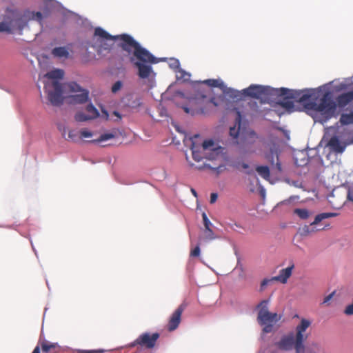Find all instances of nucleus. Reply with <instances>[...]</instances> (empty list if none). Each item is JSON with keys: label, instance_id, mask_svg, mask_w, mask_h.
Masks as SVG:
<instances>
[{"label": "nucleus", "instance_id": "nucleus-1", "mask_svg": "<svg viewBox=\"0 0 353 353\" xmlns=\"http://www.w3.org/2000/svg\"><path fill=\"white\" fill-rule=\"evenodd\" d=\"M200 136L196 134L191 139L192 158L194 161L199 163L203 159L213 162V165L203 163L202 165L196 166L197 169L204 168L213 170L217 175L226 170L225 162L228 161L225 148L218 146L212 140H206L200 145L194 139H199Z\"/></svg>", "mask_w": 353, "mask_h": 353}, {"label": "nucleus", "instance_id": "nucleus-2", "mask_svg": "<svg viewBox=\"0 0 353 353\" xmlns=\"http://www.w3.org/2000/svg\"><path fill=\"white\" fill-rule=\"evenodd\" d=\"M123 43L119 46L129 54H132L130 61L138 69V75L141 79H147L152 72V64L158 63V59L148 50L143 48L130 35H123Z\"/></svg>", "mask_w": 353, "mask_h": 353}, {"label": "nucleus", "instance_id": "nucleus-3", "mask_svg": "<svg viewBox=\"0 0 353 353\" xmlns=\"http://www.w3.org/2000/svg\"><path fill=\"white\" fill-rule=\"evenodd\" d=\"M311 321L301 319L296 326L294 332H290L281 336L274 345L280 350L290 351L294 350L296 353H305V342L309 336L307 329L311 325Z\"/></svg>", "mask_w": 353, "mask_h": 353}, {"label": "nucleus", "instance_id": "nucleus-4", "mask_svg": "<svg viewBox=\"0 0 353 353\" xmlns=\"http://www.w3.org/2000/svg\"><path fill=\"white\" fill-rule=\"evenodd\" d=\"M64 76V72L61 69H55L47 72L46 77L50 79L45 83L44 89L50 103L54 106H59L63 103V87L58 81Z\"/></svg>", "mask_w": 353, "mask_h": 353}, {"label": "nucleus", "instance_id": "nucleus-5", "mask_svg": "<svg viewBox=\"0 0 353 353\" xmlns=\"http://www.w3.org/2000/svg\"><path fill=\"white\" fill-rule=\"evenodd\" d=\"M268 300H263L257 305L259 310L257 320L261 325H263V331L270 333L272 330L274 323L280 320V316L276 313L268 311Z\"/></svg>", "mask_w": 353, "mask_h": 353}, {"label": "nucleus", "instance_id": "nucleus-6", "mask_svg": "<svg viewBox=\"0 0 353 353\" xmlns=\"http://www.w3.org/2000/svg\"><path fill=\"white\" fill-rule=\"evenodd\" d=\"M276 89L260 85H251L242 90L243 95L261 99L262 102L271 101L272 97L276 96Z\"/></svg>", "mask_w": 353, "mask_h": 353}, {"label": "nucleus", "instance_id": "nucleus-7", "mask_svg": "<svg viewBox=\"0 0 353 353\" xmlns=\"http://www.w3.org/2000/svg\"><path fill=\"white\" fill-rule=\"evenodd\" d=\"M307 105L310 109L323 112L328 117H331L336 108V104L332 100L331 94L329 92H327L323 94L319 103L310 102Z\"/></svg>", "mask_w": 353, "mask_h": 353}, {"label": "nucleus", "instance_id": "nucleus-8", "mask_svg": "<svg viewBox=\"0 0 353 353\" xmlns=\"http://www.w3.org/2000/svg\"><path fill=\"white\" fill-rule=\"evenodd\" d=\"M160 337L158 332L150 333L144 332L140 334L136 340H134L130 345L132 347L139 345L141 347L147 349H152L155 347L157 341Z\"/></svg>", "mask_w": 353, "mask_h": 353}, {"label": "nucleus", "instance_id": "nucleus-9", "mask_svg": "<svg viewBox=\"0 0 353 353\" xmlns=\"http://www.w3.org/2000/svg\"><path fill=\"white\" fill-rule=\"evenodd\" d=\"M8 19H10L12 31L19 30L20 34L23 29L27 26V14L23 15L17 10L8 9Z\"/></svg>", "mask_w": 353, "mask_h": 353}, {"label": "nucleus", "instance_id": "nucleus-10", "mask_svg": "<svg viewBox=\"0 0 353 353\" xmlns=\"http://www.w3.org/2000/svg\"><path fill=\"white\" fill-rule=\"evenodd\" d=\"M338 214L335 212H323L317 214L315 216L314 221L311 223L310 225H305L300 229L301 235L307 236L310 233L316 232L317 230L315 229L314 225H317L324 219L334 217L336 216Z\"/></svg>", "mask_w": 353, "mask_h": 353}, {"label": "nucleus", "instance_id": "nucleus-11", "mask_svg": "<svg viewBox=\"0 0 353 353\" xmlns=\"http://www.w3.org/2000/svg\"><path fill=\"white\" fill-rule=\"evenodd\" d=\"M206 97L202 95L201 98H192L189 99L188 104L183 105L182 108L184 112L192 115L204 113V109L201 105V101H203Z\"/></svg>", "mask_w": 353, "mask_h": 353}, {"label": "nucleus", "instance_id": "nucleus-12", "mask_svg": "<svg viewBox=\"0 0 353 353\" xmlns=\"http://www.w3.org/2000/svg\"><path fill=\"white\" fill-rule=\"evenodd\" d=\"M68 87L72 92H80L79 94H76L72 96V101L74 103H84L88 99L89 92L86 90H81V87L75 82H71L68 85Z\"/></svg>", "mask_w": 353, "mask_h": 353}, {"label": "nucleus", "instance_id": "nucleus-13", "mask_svg": "<svg viewBox=\"0 0 353 353\" xmlns=\"http://www.w3.org/2000/svg\"><path fill=\"white\" fill-rule=\"evenodd\" d=\"M185 303L181 304L170 316L167 325L168 330L170 332H172L178 327L181 323L182 313L185 310Z\"/></svg>", "mask_w": 353, "mask_h": 353}, {"label": "nucleus", "instance_id": "nucleus-14", "mask_svg": "<svg viewBox=\"0 0 353 353\" xmlns=\"http://www.w3.org/2000/svg\"><path fill=\"white\" fill-rule=\"evenodd\" d=\"M265 157L270 163L273 170H276L278 172H281L282 168L279 161L278 150L275 146L270 148V151L265 153Z\"/></svg>", "mask_w": 353, "mask_h": 353}, {"label": "nucleus", "instance_id": "nucleus-15", "mask_svg": "<svg viewBox=\"0 0 353 353\" xmlns=\"http://www.w3.org/2000/svg\"><path fill=\"white\" fill-rule=\"evenodd\" d=\"M301 94V91L292 90L285 88L276 89V96L283 97L285 99H294L296 101H299Z\"/></svg>", "mask_w": 353, "mask_h": 353}, {"label": "nucleus", "instance_id": "nucleus-16", "mask_svg": "<svg viewBox=\"0 0 353 353\" xmlns=\"http://www.w3.org/2000/svg\"><path fill=\"white\" fill-rule=\"evenodd\" d=\"M94 35L98 36L101 39H105V40H113V41H119V43H123V35H128V34H121L119 35H110L108 32H107L105 30H104L101 28H96L94 30Z\"/></svg>", "mask_w": 353, "mask_h": 353}, {"label": "nucleus", "instance_id": "nucleus-17", "mask_svg": "<svg viewBox=\"0 0 353 353\" xmlns=\"http://www.w3.org/2000/svg\"><path fill=\"white\" fill-rule=\"evenodd\" d=\"M294 265L280 270L279 275L272 277V280L279 281L281 283H286L288 279L291 276Z\"/></svg>", "mask_w": 353, "mask_h": 353}, {"label": "nucleus", "instance_id": "nucleus-18", "mask_svg": "<svg viewBox=\"0 0 353 353\" xmlns=\"http://www.w3.org/2000/svg\"><path fill=\"white\" fill-rule=\"evenodd\" d=\"M353 101V91L339 94L336 98V102L339 108H344Z\"/></svg>", "mask_w": 353, "mask_h": 353}, {"label": "nucleus", "instance_id": "nucleus-19", "mask_svg": "<svg viewBox=\"0 0 353 353\" xmlns=\"http://www.w3.org/2000/svg\"><path fill=\"white\" fill-rule=\"evenodd\" d=\"M236 124L234 126L230 128V135L234 139L237 138L239 134L242 120V116L240 111L236 110Z\"/></svg>", "mask_w": 353, "mask_h": 353}, {"label": "nucleus", "instance_id": "nucleus-20", "mask_svg": "<svg viewBox=\"0 0 353 353\" xmlns=\"http://www.w3.org/2000/svg\"><path fill=\"white\" fill-rule=\"evenodd\" d=\"M328 146L332 150L336 153H341L344 151L345 146L343 145L337 137H332L329 142Z\"/></svg>", "mask_w": 353, "mask_h": 353}, {"label": "nucleus", "instance_id": "nucleus-21", "mask_svg": "<svg viewBox=\"0 0 353 353\" xmlns=\"http://www.w3.org/2000/svg\"><path fill=\"white\" fill-rule=\"evenodd\" d=\"M42 351L45 353H56L59 345L56 343H50L46 340H39Z\"/></svg>", "mask_w": 353, "mask_h": 353}, {"label": "nucleus", "instance_id": "nucleus-22", "mask_svg": "<svg viewBox=\"0 0 353 353\" xmlns=\"http://www.w3.org/2000/svg\"><path fill=\"white\" fill-rule=\"evenodd\" d=\"M52 54L54 57L58 58H68L69 57V52L65 47H57L52 49Z\"/></svg>", "mask_w": 353, "mask_h": 353}, {"label": "nucleus", "instance_id": "nucleus-23", "mask_svg": "<svg viewBox=\"0 0 353 353\" xmlns=\"http://www.w3.org/2000/svg\"><path fill=\"white\" fill-rule=\"evenodd\" d=\"M26 14L28 20L36 21L43 26V20L46 16H44L41 12H28Z\"/></svg>", "mask_w": 353, "mask_h": 353}, {"label": "nucleus", "instance_id": "nucleus-24", "mask_svg": "<svg viewBox=\"0 0 353 353\" xmlns=\"http://www.w3.org/2000/svg\"><path fill=\"white\" fill-rule=\"evenodd\" d=\"M12 32V29L10 23V19H8V12L6 11V14L4 17L3 21L0 23V32Z\"/></svg>", "mask_w": 353, "mask_h": 353}, {"label": "nucleus", "instance_id": "nucleus-25", "mask_svg": "<svg viewBox=\"0 0 353 353\" xmlns=\"http://www.w3.org/2000/svg\"><path fill=\"white\" fill-rule=\"evenodd\" d=\"M256 171L265 180H269L270 178V169L267 165H259L256 168Z\"/></svg>", "mask_w": 353, "mask_h": 353}, {"label": "nucleus", "instance_id": "nucleus-26", "mask_svg": "<svg viewBox=\"0 0 353 353\" xmlns=\"http://www.w3.org/2000/svg\"><path fill=\"white\" fill-rule=\"evenodd\" d=\"M339 121L343 125L353 124V111L342 114Z\"/></svg>", "mask_w": 353, "mask_h": 353}, {"label": "nucleus", "instance_id": "nucleus-27", "mask_svg": "<svg viewBox=\"0 0 353 353\" xmlns=\"http://www.w3.org/2000/svg\"><path fill=\"white\" fill-rule=\"evenodd\" d=\"M211 88H219L220 89L224 88V83L219 79H207L202 82Z\"/></svg>", "mask_w": 353, "mask_h": 353}, {"label": "nucleus", "instance_id": "nucleus-28", "mask_svg": "<svg viewBox=\"0 0 353 353\" xmlns=\"http://www.w3.org/2000/svg\"><path fill=\"white\" fill-rule=\"evenodd\" d=\"M222 90L224 94L230 96V97H232L233 99H238L239 97H240L239 92H238L234 89H232L230 88H227L225 85H224V88H223Z\"/></svg>", "mask_w": 353, "mask_h": 353}, {"label": "nucleus", "instance_id": "nucleus-29", "mask_svg": "<svg viewBox=\"0 0 353 353\" xmlns=\"http://www.w3.org/2000/svg\"><path fill=\"white\" fill-rule=\"evenodd\" d=\"M115 137V134L114 133H105L101 134L97 139H94L92 141H90L89 142L91 143H100L102 141H105L111 139H113Z\"/></svg>", "mask_w": 353, "mask_h": 353}, {"label": "nucleus", "instance_id": "nucleus-30", "mask_svg": "<svg viewBox=\"0 0 353 353\" xmlns=\"http://www.w3.org/2000/svg\"><path fill=\"white\" fill-rule=\"evenodd\" d=\"M86 111L92 119L98 117L99 115L97 109L92 104H88L87 105Z\"/></svg>", "mask_w": 353, "mask_h": 353}, {"label": "nucleus", "instance_id": "nucleus-31", "mask_svg": "<svg viewBox=\"0 0 353 353\" xmlns=\"http://www.w3.org/2000/svg\"><path fill=\"white\" fill-rule=\"evenodd\" d=\"M294 213L298 215L302 219H306L310 216V212L306 209L296 208L294 210Z\"/></svg>", "mask_w": 353, "mask_h": 353}, {"label": "nucleus", "instance_id": "nucleus-32", "mask_svg": "<svg viewBox=\"0 0 353 353\" xmlns=\"http://www.w3.org/2000/svg\"><path fill=\"white\" fill-rule=\"evenodd\" d=\"M75 119L77 121L82 122V121H88V120H90V119H92L90 117V116L89 114L86 115V114H85L83 112H77L75 114Z\"/></svg>", "mask_w": 353, "mask_h": 353}, {"label": "nucleus", "instance_id": "nucleus-33", "mask_svg": "<svg viewBox=\"0 0 353 353\" xmlns=\"http://www.w3.org/2000/svg\"><path fill=\"white\" fill-rule=\"evenodd\" d=\"M312 97V94L308 91H301V97H299L300 103H305Z\"/></svg>", "mask_w": 353, "mask_h": 353}, {"label": "nucleus", "instance_id": "nucleus-34", "mask_svg": "<svg viewBox=\"0 0 353 353\" xmlns=\"http://www.w3.org/2000/svg\"><path fill=\"white\" fill-rule=\"evenodd\" d=\"M223 96L221 95L219 96V97L216 98V97H212L210 100H209V103H212L214 106L215 107H217L220 104V102L221 101H223Z\"/></svg>", "mask_w": 353, "mask_h": 353}, {"label": "nucleus", "instance_id": "nucleus-35", "mask_svg": "<svg viewBox=\"0 0 353 353\" xmlns=\"http://www.w3.org/2000/svg\"><path fill=\"white\" fill-rule=\"evenodd\" d=\"M205 238L208 240H213L216 238V236L214 235V232L210 228L205 230Z\"/></svg>", "mask_w": 353, "mask_h": 353}, {"label": "nucleus", "instance_id": "nucleus-36", "mask_svg": "<svg viewBox=\"0 0 353 353\" xmlns=\"http://www.w3.org/2000/svg\"><path fill=\"white\" fill-rule=\"evenodd\" d=\"M122 85H123V83L121 81H116L112 87V92L113 93L117 92L119 90H121V88H122Z\"/></svg>", "mask_w": 353, "mask_h": 353}, {"label": "nucleus", "instance_id": "nucleus-37", "mask_svg": "<svg viewBox=\"0 0 353 353\" xmlns=\"http://www.w3.org/2000/svg\"><path fill=\"white\" fill-rule=\"evenodd\" d=\"M201 250L199 245H196L194 249L191 250L190 255L191 257H198L200 256Z\"/></svg>", "mask_w": 353, "mask_h": 353}, {"label": "nucleus", "instance_id": "nucleus-38", "mask_svg": "<svg viewBox=\"0 0 353 353\" xmlns=\"http://www.w3.org/2000/svg\"><path fill=\"white\" fill-rule=\"evenodd\" d=\"M93 135L92 132L87 130L86 129H82L80 131L81 138H90Z\"/></svg>", "mask_w": 353, "mask_h": 353}, {"label": "nucleus", "instance_id": "nucleus-39", "mask_svg": "<svg viewBox=\"0 0 353 353\" xmlns=\"http://www.w3.org/2000/svg\"><path fill=\"white\" fill-rule=\"evenodd\" d=\"M275 281L274 280H272L271 279H265L261 283L260 290L261 291H263L266 286L271 283L272 282Z\"/></svg>", "mask_w": 353, "mask_h": 353}, {"label": "nucleus", "instance_id": "nucleus-40", "mask_svg": "<svg viewBox=\"0 0 353 353\" xmlns=\"http://www.w3.org/2000/svg\"><path fill=\"white\" fill-rule=\"evenodd\" d=\"M68 138L73 141H77L80 137L76 131L70 130L68 133Z\"/></svg>", "mask_w": 353, "mask_h": 353}, {"label": "nucleus", "instance_id": "nucleus-41", "mask_svg": "<svg viewBox=\"0 0 353 353\" xmlns=\"http://www.w3.org/2000/svg\"><path fill=\"white\" fill-rule=\"evenodd\" d=\"M202 218H203V224L205 226V230L210 228V226L211 225V222L208 219V218L205 212L203 213Z\"/></svg>", "mask_w": 353, "mask_h": 353}, {"label": "nucleus", "instance_id": "nucleus-42", "mask_svg": "<svg viewBox=\"0 0 353 353\" xmlns=\"http://www.w3.org/2000/svg\"><path fill=\"white\" fill-rule=\"evenodd\" d=\"M335 294V291L332 292V293H330L329 295L326 296L324 299H323V301L322 303V304H328L329 302L332 299L334 295Z\"/></svg>", "mask_w": 353, "mask_h": 353}, {"label": "nucleus", "instance_id": "nucleus-43", "mask_svg": "<svg viewBox=\"0 0 353 353\" xmlns=\"http://www.w3.org/2000/svg\"><path fill=\"white\" fill-rule=\"evenodd\" d=\"M280 104L281 105V106L286 108H291L294 106L293 102L290 101H282L280 103Z\"/></svg>", "mask_w": 353, "mask_h": 353}, {"label": "nucleus", "instance_id": "nucleus-44", "mask_svg": "<svg viewBox=\"0 0 353 353\" xmlns=\"http://www.w3.org/2000/svg\"><path fill=\"white\" fill-rule=\"evenodd\" d=\"M103 350H79V353H101Z\"/></svg>", "mask_w": 353, "mask_h": 353}, {"label": "nucleus", "instance_id": "nucleus-45", "mask_svg": "<svg viewBox=\"0 0 353 353\" xmlns=\"http://www.w3.org/2000/svg\"><path fill=\"white\" fill-rule=\"evenodd\" d=\"M347 198L349 201L353 202V187L349 188Z\"/></svg>", "mask_w": 353, "mask_h": 353}, {"label": "nucleus", "instance_id": "nucleus-46", "mask_svg": "<svg viewBox=\"0 0 353 353\" xmlns=\"http://www.w3.org/2000/svg\"><path fill=\"white\" fill-rule=\"evenodd\" d=\"M218 194L216 193H212L210 194V203H214L216 201Z\"/></svg>", "mask_w": 353, "mask_h": 353}, {"label": "nucleus", "instance_id": "nucleus-47", "mask_svg": "<svg viewBox=\"0 0 353 353\" xmlns=\"http://www.w3.org/2000/svg\"><path fill=\"white\" fill-rule=\"evenodd\" d=\"M32 353H40V347L39 345L36 346Z\"/></svg>", "mask_w": 353, "mask_h": 353}, {"label": "nucleus", "instance_id": "nucleus-48", "mask_svg": "<svg viewBox=\"0 0 353 353\" xmlns=\"http://www.w3.org/2000/svg\"><path fill=\"white\" fill-rule=\"evenodd\" d=\"M241 166H242V168H243V169H247V168H248V167H249L248 164H247V163H242V165H241Z\"/></svg>", "mask_w": 353, "mask_h": 353}, {"label": "nucleus", "instance_id": "nucleus-49", "mask_svg": "<svg viewBox=\"0 0 353 353\" xmlns=\"http://www.w3.org/2000/svg\"><path fill=\"white\" fill-rule=\"evenodd\" d=\"M191 192L192 193V194L194 196H197V194H196V192L194 189H191Z\"/></svg>", "mask_w": 353, "mask_h": 353}, {"label": "nucleus", "instance_id": "nucleus-50", "mask_svg": "<svg viewBox=\"0 0 353 353\" xmlns=\"http://www.w3.org/2000/svg\"><path fill=\"white\" fill-rule=\"evenodd\" d=\"M250 135L253 137H256V133L254 131L250 132Z\"/></svg>", "mask_w": 353, "mask_h": 353}, {"label": "nucleus", "instance_id": "nucleus-51", "mask_svg": "<svg viewBox=\"0 0 353 353\" xmlns=\"http://www.w3.org/2000/svg\"><path fill=\"white\" fill-rule=\"evenodd\" d=\"M114 114L115 115H117V117H120V115H119V114L117 112H114Z\"/></svg>", "mask_w": 353, "mask_h": 353}, {"label": "nucleus", "instance_id": "nucleus-52", "mask_svg": "<svg viewBox=\"0 0 353 353\" xmlns=\"http://www.w3.org/2000/svg\"><path fill=\"white\" fill-rule=\"evenodd\" d=\"M175 63H176V65L178 66L179 65V63L177 60L175 61Z\"/></svg>", "mask_w": 353, "mask_h": 353}, {"label": "nucleus", "instance_id": "nucleus-53", "mask_svg": "<svg viewBox=\"0 0 353 353\" xmlns=\"http://www.w3.org/2000/svg\"><path fill=\"white\" fill-rule=\"evenodd\" d=\"M190 164L191 166H194V164L190 162Z\"/></svg>", "mask_w": 353, "mask_h": 353}]
</instances>
